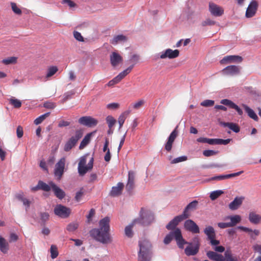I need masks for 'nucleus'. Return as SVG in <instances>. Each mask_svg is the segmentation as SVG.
Returning a JSON list of instances; mask_svg holds the SVG:
<instances>
[{
    "label": "nucleus",
    "mask_w": 261,
    "mask_h": 261,
    "mask_svg": "<svg viewBox=\"0 0 261 261\" xmlns=\"http://www.w3.org/2000/svg\"><path fill=\"white\" fill-rule=\"evenodd\" d=\"M87 162L86 157L84 156L81 158L78 164V171L80 175L83 176L87 172L93 168V158H91L88 165L86 166Z\"/></svg>",
    "instance_id": "nucleus-6"
},
{
    "label": "nucleus",
    "mask_w": 261,
    "mask_h": 261,
    "mask_svg": "<svg viewBox=\"0 0 261 261\" xmlns=\"http://www.w3.org/2000/svg\"><path fill=\"white\" fill-rule=\"evenodd\" d=\"M124 185L122 182H119L117 186L113 187L110 192V195L113 197H116L120 195L123 189Z\"/></svg>",
    "instance_id": "nucleus-30"
},
{
    "label": "nucleus",
    "mask_w": 261,
    "mask_h": 261,
    "mask_svg": "<svg viewBox=\"0 0 261 261\" xmlns=\"http://www.w3.org/2000/svg\"><path fill=\"white\" fill-rule=\"evenodd\" d=\"M184 227L186 230L193 233H198L200 232L198 226L191 219L187 220L185 222Z\"/></svg>",
    "instance_id": "nucleus-13"
},
{
    "label": "nucleus",
    "mask_w": 261,
    "mask_h": 261,
    "mask_svg": "<svg viewBox=\"0 0 261 261\" xmlns=\"http://www.w3.org/2000/svg\"><path fill=\"white\" fill-rule=\"evenodd\" d=\"M215 23V21L211 20L210 19H207L205 20L202 22L201 25L203 27H205L206 25H214Z\"/></svg>",
    "instance_id": "nucleus-60"
},
{
    "label": "nucleus",
    "mask_w": 261,
    "mask_h": 261,
    "mask_svg": "<svg viewBox=\"0 0 261 261\" xmlns=\"http://www.w3.org/2000/svg\"><path fill=\"white\" fill-rule=\"evenodd\" d=\"M50 186L51 187L52 190L54 193L55 195L59 199H63L65 196V192L61 188L58 187L53 181L49 182Z\"/></svg>",
    "instance_id": "nucleus-20"
},
{
    "label": "nucleus",
    "mask_w": 261,
    "mask_h": 261,
    "mask_svg": "<svg viewBox=\"0 0 261 261\" xmlns=\"http://www.w3.org/2000/svg\"><path fill=\"white\" fill-rule=\"evenodd\" d=\"M173 238L175 240L178 247L183 249L187 241L184 239L180 229L176 228L174 230L170 231L165 237L164 243L166 245L169 244Z\"/></svg>",
    "instance_id": "nucleus-2"
},
{
    "label": "nucleus",
    "mask_w": 261,
    "mask_h": 261,
    "mask_svg": "<svg viewBox=\"0 0 261 261\" xmlns=\"http://www.w3.org/2000/svg\"><path fill=\"white\" fill-rule=\"evenodd\" d=\"M73 36L76 40L79 41H84V38L80 32L74 31L73 32Z\"/></svg>",
    "instance_id": "nucleus-59"
},
{
    "label": "nucleus",
    "mask_w": 261,
    "mask_h": 261,
    "mask_svg": "<svg viewBox=\"0 0 261 261\" xmlns=\"http://www.w3.org/2000/svg\"><path fill=\"white\" fill-rule=\"evenodd\" d=\"M224 193L223 191L221 190H217L212 192L210 195V197L211 200H214L217 199L221 194Z\"/></svg>",
    "instance_id": "nucleus-46"
},
{
    "label": "nucleus",
    "mask_w": 261,
    "mask_h": 261,
    "mask_svg": "<svg viewBox=\"0 0 261 261\" xmlns=\"http://www.w3.org/2000/svg\"><path fill=\"white\" fill-rule=\"evenodd\" d=\"M50 113L48 112L40 116L34 120V123L36 125H38L40 124L42 122H43V121H44L45 119L46 118L48 117Z\"/></svg>",
    "instance_id": "nucleus-43"
},
{
    "label": "nucleus",
    "mask_w": 261,
    "mask_h": 261,
    "mask_svg": "<svg viewBox=\"0 0 261 261\" xmlns=\"http://www.w3.org/2000/svg\"><path fill=\"white\" fill-rule=\"evenodd\" d=\"M178 126H176L174 129L170 134L165 144V149L168 152H170L172 148L173 144L178 136Z\"/></svg>",
    "instance_id": "nucleus-10"
},
{
    "label": "nucleus",
    "mask_w": 261,
    "mask_h": 261,
    "mask_svg": "<svg viewBox=\"0 0 261 261\" xmlns=\"http://www.w3.org/2000/svg\"><path fill=\"white\" fill-rule=\"evenodd\" d=\"M66 159L62 158L56 164L54 169V175L58 180H60L64 174Z\"/></svg>",
    "instance_id": "nucleus-8"
},
{
    "label": "nucleus",
    "mask_w": 261,
    "mask_h": 261,
    "mask_svg": "<svg viewBox=\"0 0 261 261\" xmlns=\"http://www.w3.org/2000/svg\"><path fill=\"white\" fill-rule=\"evenodd\" d=\"M215 102L213 100L206 99L201 102V106L205 107H212L214 106Z\"/></svg>",
    "instance_id": "nucleus-54"
},
{
    "label": "nucleus",
    "mask_w": 261,
    "mask_h": 261,
    "mask_svg": "<svg viewBox=\"0 0 261 261\" xmlns=\"http://www.w3.org/2000/svg\"><path fill=\"white\" fill-rule=\"evenodd\" d=\"M59 69L56 66H50L46 69V74L44 77L45 81L50 80L58 71Z\"/></svg>",
    "instance_id": "nucleus-29"
},
{
    "label": "nucleus",
    "mask_w": 261,
    "mask_h": 261,
    "mask_svg": "<svg viewBox=\"0 0 261 261\" xmlns=\"http://www.w3.org/2000/svg\"><path fill=\"white\" fill-rule=\"evenodd\" d=\"M209 10L211 14L215 16H221L223 13V9L213 3H209Z\"/></svg>",
    "instance_id": "nucleus-19"
},
{
    "label": "nucleus",
    "mask_w": 261,
    "mask_h": 261,
    "mask_svg": "<svg viewBox=\"0 0 261 261\" xmlns=\"http://www.w3.org/2000/svg\"><path fill=\"white\" fill-rule=\"evenodd\" d=\"M243 61V58L238 55H230L225 56L220 60L221 64H227L231 63H241Z\"/></svg>",
    "instance_id": "nucleus-11"
},
{
    "label": "nucleus",
    "mask_w": 261,
    "mask_h": 261,
    "mask_svg": "<svg viewBox=\"0 0 261 261\" xmlns=\"http://www.w3.org/2000/svg\"><path fill=\"white\" fill-rule=\"evenodd\" d=\"M187 156H179L176 158L174 159L171 161V164H177L179 162L186 161L187 160Z\"/></svg>",
    "instance_id": "nucleus-53"
},
{
    "label": "nucleus",
    "mask_w": 261,
    "mask_h": 261,
    "mask_svg": "<svg viewBox=\"0 0 261 261\" xmlns=\"http://www.w3.org/2000/svg\"><path fill=\"white\" fill-rule=\"evenodd\" d=\"M204 232L207 237V240H210L214 238H216V233L214 228L211 226L205 227L204 229Z\"/></svg>",
    "instance_id": "nucleus-35"
},
{
    "label": "nucleus",
    "mask_w": 261,
    "mask_h": 261,
    "mask_svg": "<svg viewBox=\"0 0 261 261\" xmlns=\"http://www.w3.org/2000/svg\"><path fill=\"white\" fill-rule=\"evenodd\" d=\"M83 132L82 129L76 130L74 135L72 136L65 143L64 147V151L68 152L74 147L78 141L82 137Z\"/></svg>",
    "instance_id": "nucleus-5"
},
{
    "label": "nucleus",
    "mask_w": 261,
    "mask_h": 261,
    "mask_svg": "<svg viewBox=\"0 0 261 261\" xmlns=\"http://www.w3.org/2000/svg\"><path fill=\"white\" fill-rule=\"evenodd\" d=\"M43 106L45 108L53 109L56 107V105L54 102L47 101L44 103Z\"/></svg>",
    "instance_id": "nucleus-58"
},
{
    "label": "nucleus",
    "mask_w": 261,
    "mask_h": 261,
    "mask_svg": "<svg viewBox=\"0 0 261 261\" xmlns=\"http://www.w3.org/2000/svg\"><path fill=\"white\" fill-rule=\"evenodd\" d=\"M106 121L109 128H112L116 122V120L115 118L111 115H109L107 117Z\"/></svg>",
    "instance_id": "nucleus-45"
},
{
    "label": "nucleus",
    "mask_w": 261,
    "mask_h": 261,
    "mask_svg": "<svg viewBox=\"0 0 261 261\" xmlns=\"http://www.w3.org/2000/svg\"><path fill=\"white\" fill-rule=\"evenodd\" d=\"M119 107V104L116 102L109 103L107 105V108L109 109H117Z\"/></svg>",
    "instance_id": "nucleus-61"
},
{
    "label": "nucleus",
    "mask_w": 261,
    "mask_h": 261,
    "mask_svg": "<svg viewBox=\"0 0 261 261\" xmlns=\"http://www.w3.org/2000/svg\"><path fill=\"white\" fill-rule=\"evenodd\" d=\"M133 67L134 65L130 66L127 69L120 72L115 77L117 79L119 82H120L125 76L130 72Z\"/></svg>",
    "instance_id": "nucleus-38"
},
{
    "label": "nucleus",
    "mask_w": 261,
    "mask_h": 261,
    "mask_svg": "<svg viewBox=\"0 0 261 261\" xmlns=\"http://www.w3.org/2000/svg\"><path fill=\"white\" fill-rule=\"evenodd\" d=\"M244 199V198L243 197H236L234 200L229 204L228 207L229 209L232 211L238 209L242 205Z\"/></svg>",
    "instance_id": "nucleus-25"
},
{
    "label": "nucleus",
    "mask_w": 261,
    "mask_h": 261,
    "mask_svg": "<svg viewBox=\"0 0 261 261\" xmlns=\"http://www.w3.org/2000/svg\"><path fill=\"white\" fill-rule=\"evenodd\" d=\"M242 106L244 108L246 112L248 114V116L250 118L256 121L258 120L257 116L251 109H250L248 106L244 104H243Z\"/></svg>",
    "instance_id": "nucleus-39"
},
{
    "label": "nucleus",
    "mask_w": 261,
    "mask_h": 261,
    "mask_svg": "<svg viewBox=\"0 0 261 261\" xmlns=\"http://www.w3.org/2000/svg\"><path fill=\"white\" fill-rule=\"evenodd\" d=\"M248 219L251 223L257 224L261 221V216L254 212H250L249 214Z\"/></svg>",
    "instance_id": "nucleus-33"
},
{
    "label": "nucleus",
    "mask_w": 261,
    "mask_h": 261,
    "mask_svg": "<svg viewBox=\"0 0 261 261\" xmlns=\"http://www.w3.org/2000/svg\"><path fill=\"white\" fill-rule=\"evenodd\" d=\"M222 72L224 75L234 76L240 73V69L238 66L230 65L224 68Z\"/></svg>",
    "instance_id": "nucleus-14"
},
{
    "label": "nucleus",
    "mask_w": 261,
    "mask_h": 261,
    "mask_svg": "<svg viewBox=\"0 0 261 261\" xmlns=\"http://www.w3.org/2000/svg\"><path fill=\"white\" fill-rule=\"evenodd\" d=\"M40 216L43 225H45V222L49 219V215L48 213L46 212H41L40 213Z\"/></svg>",
    "instance_id": "nucleus-48"
},
{
    "label": "nucleus",
    "mask_w": 261,
    "mask_h": 261,
    "mask_svg": "<svg viewBox=\"0 0 261 261\" xmlns=\"http://www.w3.org/2000/svg\"><path fill=\"white\" fill-rule=\"evenodd\" d=\"M127 40L126 37L123 35H119L115 36L111 41V43L116 45L120 42H124Z\"/></svg>",
    "instance_id": "nucleus-41"
},
{
    "label": "nucleus",
    "mask_w": 261,
    "mask_h": 261,
    "mask_svg": "<svg viewBox=\"0 0 261 261\" xmlns=\"http://www.w3.org/2000/svg\"><path fill=\"white\" fill-rule=\"evenodd\" d=\"M145 103L143 99H140L133 104V108L135 109H140Z\"/></svg>",
    "instance_id": "nucleus-55"
},
{
    "label": "nucleus",
    "mask_w": 261,
    "mask_h": 261,
    "mask_svg": "<svg viewBox=\"0 0 261 261\" xmlns=\"http://www.w3.org/2000/svg\"><path fill=\"white\" fill-rule=\"evenodd\" d=\"M110 219L106 217L99 221V228H94L90 231V235L96 241L102 244H108L112 242L110 231Z\"/></svg>",
    "instance_id": "nucleus-1"
},
{
    "label": "nucleus",
    "mask_w": 261,
    "mask_h": 261,
    "mask_svg": "<svg viewBox=\"0 0 261 261\" xmlns=\"http://www.w3.org/2000/svg\"><path fill=\"white\" fill-rule=\"evenodd\" d=\"M223 261H238V257L233 255L230 251L227 250L224 253Z\"/></svg>",
    "instance_id": "nucleus-37"
},
{
    "label": "nucleus",
    "mask_w": 261,
    "mask_h": 261,
    "mask_svg": "<svg viewBox=\"0 0 261 261\" xmlns=\"http://www.w3.org/2000/svg\"><path fill=\"white\" fill-rule=\"evenodd\" d=\"M220 124L224 127H228L229 129L235 133H239L240 130V127L238 125L232 122H220Z\"/></svg>",
    "instance_id": "nucleus-34"
},
{
    "label": "nucleus",
    "mask_w": 261,
    "mask_h": 261,
    "mask_svg": "<svg viewBox=\"0 0 261 261\" xmlns=\"http://www.w3.org/2000/svg\"><path fill=\"white\" fill-rule=\"evenodd\" d=\"M17 61V58L14 57H11L8 58L7 59H4L2 61V62L8 65L10 64L15 63Z\"/></svg>",
    "instance_id": "nucleus-50"
},
{
    "label": "nucleus",
    "mask_w": 261,
    "mask_h": 261,
    "mask_svg": "<svg viewBox=\"0 0 261 261\" xmlns=\"http://www.w3.org/2000/svg\"><path fill=\"white\" fill-rule=\"evenodd\" d=\"M154 220V216L152 213L149 210L141 208L140 212L139 218L135 220V222L144 226L150 224Z\"/></svg>",
    "instance_id": "nucleus-3"
},
{
    "label": "nucleus",
    "mask_w": 261,
    "mask_h": 261,
    "mask_svg": "<svg viewBox=\"0 0 261 261\" xmlns=\"http://www.w3.org/2000/svg\"><path fill=\"white\" fill-rule=\"evenodd\" d=\"M21 202L23 203V205L25 206L26 211H28V210L30 207L31 201L24 197V198L21 201Z\"/></svg>",
    "instance_id": "nucleus-64"
},
{
    "label": "nucleus",
    "mask_w": 261,
    "mask_h": 261,
    "mask_svg": "<svg viewBox=\"0 0 261 261\" xmlns=\"http://www.w3.org/2000/svg\"><path fill=\"white\" fill-rule=\"evenodd\" d=\"M51 187L50 184L47 185L41 180H39L36 186L31 188V191L33 192H36L39 190H42L45 192H49Z\"/></svg>",
    "instance_id": "nucleus-22"
},
{
    "label": "nucleus",
    "mask_w": 261,
    "mask_h": 261,
    "mask_svg": "<svg viewBox=\"0 0 261 261\" xmlns=\"http://www.w3.org/2000/svg\"><path fill=\"white\" fill-rule=\"evenodd\" d=\"M152 255L138 254V261H151Z\"/></svg>",
    "instance_id": "nucleus-49"
},
{
    "label": "nucleus",
    "mask_w": 261,
    "mask_h": 261,
    "mask_svg": "<svg viewBox=\"0 0 261 261\" xmlns=\"http://www.w3.org/2000/svg\"><path fill=\"white\" fill-rule=\"evenodd\" d=\"M51 257L54 259L58 255V251L57 247L55 245H51L50 247Z\"/></svg>",
    "instance_id": "nucleus-52"
},
{
    "label": "nucleus",
    "mask_w": 261,
    "mask_h": 261,
    "mask_svg": "<svg viewBox=\"0 0 261 261\" xmlns=\"http://www.w3.org/2000/svg\"><path fill=\"white\" fill-rule=\"evenodd\" d=\"M220 103L228 107L230 109H234L238 113L239 115H242L243 112L241 109H240L238 106L234 103L231 100L228 99H223L220 101Z\"/></svg>",
    "instance_id": "nucleus-18"
},
{
    "label": "nucleus",
    "mask_w": 261,
    "mask_h": 261,
    "mask_svg": "<svg viewBox=\"0 0 261 261\" xmlns=\"http://www.w3.org/2000/svg\"><path fill=\"white\" fill-rule=\"evenodd\" d=\"M17 136L18 138H20L23 136V128L21 126H18L16 130Z\"/></svg>",
    "instance_id": "nucleus-62"
},
{
    "label": "nucleus",
    "mask_w": 261,
    "mask_h": 261,
    "mask_svg": "<svg viewBox=\"0 0 261 261\" xmlns=\"http://www.w3.org/2000/svg\"><path fill=\"white\" fill-rule=\"evenodd\" d=\"M74 94V92L72 91H68L65 93L64 95V98L63 99V102H65L68 99H70L71 96Z\"/></svg>",
    "instance_id": "nucleus-57"
},
{
    "label": "nucleus",
    "mask_w": 261,
    "mask_h": 261,
    "mask_svg": "<svg viewBox=\"0 0 261 261\" xmlns=\"http://www.w3.org/2000/svg\"><path fill=\"white\" fill-rule=\"evenodd\" d=\"M95 133L96 131H94L86 135V136L80 143L79 147L80 149L84 148L89 143L91 136H93Z\"/></svg>",
    "instance_id": "nucleus-36"
},
{
    "label": "nucleus",
    "mask_w": 261,
    "mask_h": 261,
    "mask_svg": "<svg viewBox=\"0 0 261 261\" xmlns=\"http://www.w3.org/2000/svg\"><path fill=\"white\" fill-rule=\"evenodd\" d=\"M238 228L244 232H248L250 238L253 240H255L260 233V231L258 229L252 230L251 228L242 226H239Z\"/></svg>",
    "instance_id": "nucleus-21"
},
{
    "label": "nucleus",
    "mask_w": 261,
    "mask_h": 261,
    "mask_svg": "<svg viewBox=\"0 0 261 261\" xmlns=\"http://www.w3.org/2000/svg\"><path fill=\"white\" fill-rule=\"evenodd\" d=\"M218 153L217 151L212 150H205L203 151V154L205 156H211L216 154Z\"/></svg>",
    "instance_id": "nucleus-56"
},
{
    "label": "nucleus",
    "mask_w": 261,
    "mask_h": 261,
    "mask_svg": "<svg viewBox=\"0 0 261 261\" xmlns=\"http://www.w3.org/2000/svg\"><path fill=\"white\" fill-rule=\"evenodd\" d=\"M110 58L111 63L113 67L117 66L123 60L122 57L116 52H113L111 54Z\"/></svg>",
    "instance_id": "nucleus-26"
},
{
    "label": "nucleus",
    "mask_w": 261,
    "mask_h": 261,
    "mask_svg": "<svg viewBox=\"0 0 261 261\" xmlns=\"http://www.w3.org/2000/svg\"><path fill=\"white\" fill-rule=\"evenodd\" d=\"M11 6L12 10L13 12L17 15H21L22 13L21 10L17 7L16 3L11 2Z\"/></svg>",
    "instance_id": "nucleus-51"
},
{
    "label": "nucleus",
    "mask_w": 261,
    "mask_h": 261,
    "mask_svg": "<svg viewBox=\"0 0 261 261\" xmlns=\"http://www.w3.org/2000/svg\"><path fill=\"white\" fill-rule=\"evenodd\" d=\"M135 173L133 171H129L128 172V181L126 186V189L130 191H132L135 186Z\"/></svg>",
    "instance_id": "nucleus-27"
},
{
    "label": "nucleus",
    "mask_w": 261,
    "mask_h": 261,
    "mask_svg": "<svg viewBox=\"0 0 261 261\" xmlns=\"http://www.w3.org/2000/svg\"><path fill=\"white\" fill-rule=\"evenodd\" d=\"M55 214L62 218L68 217L71 213V210L61 204H58L54 208Z\"/></svg>",
    "instance_id": "nucleus-9"
},
{
    "label": "nucleus",
    "mask_w": 261,
    "mask_h": 261,
    "mask_svg": "<svg viewBox=\"0 0 261 261\" xmlns=\"http://www.w3.org/2000/svg\"><path fill=\"white\" fill-rule=\"evenodd\" d=\"M9 250V244L8 241L0 236V250L4 254L7 253Z\"/></svg>",
    "instance_id": "nucleus-32"
},
{
    "label": "nucleus",
    "mask_w": 261,
    "mask_h": 261,
    "mask_svg": "<svg viewBox=\"0 0 261 261\" xmlns=\"http://www.w3.org/2000/svg\"><path fill=\"white\" fill-rule=\"evenodd\" d=\"M224 220H230V222H228L230 227L236 226L237 224L241 222L242 218L241 216L239 215H235L232 216H228L224 218Z\"/></svg>",
    "instance_id": "nucleus-23"
},
{
    "label": "nucleus",
    "mask_w": 261,
    "mask_h": 261,
    "mask_svg": "<svg viewBox=\"0 0 261 261\" xmlns=\"http://www.w3.org/2000/svg\"><path fill=\"white\" fill-rule=\"evenodd\" d=\"M243 172V171H241L236 173H231L229 174L226 175H220L218 176H216L212 178V180H222L232 177H234L237 176L241 175Z\"/></svg>",
    "instance_id": "nucleus-28"
},
{
    "label": "nucleus",
    "mask_w": 261,
    "mask_h": 261,
    "mask_svg": "<svg viewBox=\"0 0 261 261\" xmlns=\"http://www.w3.org/2000/svg\"><path fill=\"white\" fill-rule=\"evenodd\" d=\"M139 250L138 254L152 255V245L146 239L140 240L139 242Z\"/></svg>",
    "instance_id": "nucleus-7"
},
{
    "label": "nucleus",
    "mask_w": 261,
    "mask_h": 261,
    "mask_svg": "<svg viewBox=\"0 0 261 261\" xmlns=\"http://www.w3.org/2000/svg\"><path fill=\"white\" fill-rule=\"evenodd\" d=\"M9 100L10 103L15 108H19L21 106V102L20 100L16 99L14 97L11 98Z\"/></svg>",
    "instance_id": "nucleus-44"
},
{
    "label": "nucleus",
    "mask_w": 261,
    "mask_h": 261,
    "mask_svg": "<svg viewBox=\"0 0 261 261\" xmlns=\"http://www.w3.org/2000/svg\"><path fill=\"white\" fill-rule=\"evenodd\" d=\"M79 122L82 125L92 127L97 124L98 121L91 116H83L79 119Z\"/></svg>",
    "instance_id": "nucleus-12"
},
{
    "label": "nucleus",
    "mask_w": 261,
    "mask_h": 261,
    "mask_svg": "<svg viewBox=\"0 0 261 261\" xmlns=\"http://www.w3.org/2000/svg\"><path fill=\"white\" fill-rule=\"evenodd\" d=\"M208 258L214 261H223V256L221 254H218L216 252L209 251L206 253Z\"/></svg>",
    "instance_id": "nucleus-31"
},
{
    "label": "nucleus",
    "mask_w": 261,
    "mask_h": 261,
    "mask_svg": "<svg viewBox=\"0 0 261 261\" xmlns=\"http://www.w3.org/2000/svg\"><path fill=\"white\" fill-rule=\"evenodd\" d=\"M139 56L137 55H134L132 56L131 58L130 59V61L134 63L133 65L134 66L135 64H137L139 60Z\"/></svg>",
    "instance_id": "nucleus-63"
},
{
    "label": "nucleus",
    "mask_w": 261,
    "mask_h": 261,
    "mask_svg": "<svg viewBox=\"0 0 261 261\" xmlns=\"http://www.w3.org/2000/svg\"><path fill=\"white\" fill-rule=\"evenodd\" d=\"M198 205V201L197 200H194L192 202L189 203L185 207L182 214H181L185 217L186 219L188 218L190 216L189 213V211H193L196 208Z\"/></svg>",
    "instance_id": "nucleus-24"
},
{
    "label": "nucleus",
    "mask_w": 261,
    "mask_h": 261,
    "mask_svg": "<svg viewBox=\"0 0 261 261\" xmlns=\"http://www.w3.org/2000/svg\"><path fill=\"white\" fill-rule=\"evenodd\" d=\"M185 244L188 246L185 249V254L189 256H193L198 252L200 247L199 239L198 237H194L193 239V243L188 242Z\"/></svg>",
    "instance_id": "nucleus-4"
},
{
    "label": "nucleus",
    "mask_w": 261,
    "mask_h": 261,
    "mask_svg": "<svg viewBox=\"0 0 261 261\" xmlns=\"http://www.w3.org/2000/svg\"><path fill=\"white\" fill-rule=\"evenodd\" d=\"M179 55V51L178 49L172 50L168 48L166 49L160 55L161 59H174L178 57Z\"/></svg>",
    "instance_id": "nucleus-15"
},
{
    "label": "nucleus",
    "mask_w": 261,
    "mask_h": 261,
    "mask_svg": "<svg viewBox=\"0 0 261 261\" xmlns=\"http://www.w3.org/2000/svg\"><path fill=\"white\" fill-rule=\"evenodd\" d=\"M185 219H186L182 215L177 216L169 222V223L166 225V227L168 230H174L176 228V227L178 223Z\"/></svg>",
    "instance_id": "nucleus-16"
},
{
    "label": "nucleus",
    "mask_w": 261,
    "mask_h": 261,
    "mask_svg": "<svg viewBox=\"0 0 261 261\" xmlns=\"http://www.w3.org/2000/svg\"><path fill=\"white\" fill-rule=\"evenodd\" d=\"M258 7V4L255 1H252L249 5L246 12V16L247 18L253 17L256 13Z\"/></svg>",
    "instance_id": "nucleus-17"
},
{
    "label": "nucleus",
    "mask_w": 261,
    "mask_h": 261,
    "mask_svg": "<svg viewBox=\"0 0 261 261\" xmlns=\"http://www.w3.org/2000/svg\"><path fill=\"white\" fill-rule=\"evenodd\" d=\"M137 224V222H135V220L133 222L129 225L127 226L125 228V235L131 238L133 236V232L132 231V228L136 224Z\"/></svg>",
    "instance_id": "nucleus-42"
},
{
    "label": "nucleus",
    "mask_w": 261,
    "mask_h": 261,
    "mask_svg": "<svg viewBox=\"0 0 261 261\" xmlns=\"http://www.w3.org/2000/svg\"><path fill=\"white\" fill-rule=\"evenodd\" d=\"M130 112L129 111H126L124 112H123L119 117L118 121L119 124V129H120L123 123H124V121L126 119V118L127 117L128 115H129Z\"/></svg>",
    "instance_id": "nucleus-40"
},
{
    "label": "nucleus",
    "mask_w": 261,
    "mask_h": 261,
    "mask_svg": "<svg viewBox=\"0 0 261 261\" xmlns=\"http://www.w3.org/2000/svg\"><path fill=\"white\" fill-rule=\"evenodd\" d=\"M79 224L76 222H72L69 223L66 227L67 230L70 232H73L77 229Z\"/></svg>",
    "instance_id": "nucleus-47"
}]
</instances>
